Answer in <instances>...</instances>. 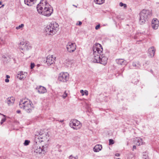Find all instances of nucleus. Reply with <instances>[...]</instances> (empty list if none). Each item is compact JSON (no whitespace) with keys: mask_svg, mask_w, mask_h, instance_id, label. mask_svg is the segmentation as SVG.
Masks as SVG:
<instances>
[{"mask_svg":"<svg viewBox=\"0 0 159 159\" xmlns=\"http://www.w3.org/2000/svg\"><path fill=\"white\" fill-rule=\"evenodd\" d=\"M73 6H74L75 7H77V6H75V5H73Z\"/></svg>","mask_w":159,"mask_h":159,"instance_id":"obj_49","label":"nucleus"},{"mask_svg":"<svg viewBox=\"0 0 159 159\" xmlns=\"http://www.w3.org/2000/svg\"><path fill=\"white\" fill-rule=\"evenodd\" d=\"M115 156L117 157H119L120 156V154H119V153H116L115 154Z\"/></svg>","mask_w":159,"mask_h":159,"instance_id":"obj_39","label":"nucleus"},{"mask_svg":"<svg viewBox=\"0 0 159 159\" xmlns=\"http://www.w3.org/2000/svg\"><path fill=\"white\" fill-rule=\"evenodd\" d=\"M27 75V72L20 71L18 72L17 75V77L20 80L24 79L26 78Z\"/></svg>","mask_w":159,"mask_h":159,"instance_id":"obj_14","label":"nucleus"},{"mask_svg":"<svg viewBox=\"0 0 159 159\" xmlns=\"http://www.w3.org/2000/svg\"><path fill=\"white\" fill-rule=\"evenodd\" d=\"M33 148L35 152L39 154L41 153L42 151H44L43 150V146L41 148L40 146L37 144L34 145Z\"/></svg>","mask_w":159,"mask_h":159,"instance_id":"obj_11","label":"nucleus"},{"mask_svg":"<svg viewBox=\"0 0 159 159\" xmlns=\"http://www.w3.org/2000/svg\"><path fill=\"white\" fill-rule=\"evenodd\" d=\"M36 89L38 90V93L40 94L44 93L47 92L46 88L41 86H39L37 87L36 88Z\"/></svg>","mask_w":159,"mask_h":159,"instance_id":"obj_16","label":"nucleus"},{"mask_svg":"<svg viewBox=\"0 0 159 159\" xmlns=\"http://www.w3.org/2000/svg\"><path fill=\"white\" fill-rule=\"evenodd\" d=\"M0 115H3V116L4 117H5V115H2V114H1V113H0Z\"/></svg>","mask_w":159,"mask_h":159,"instance_id":"obj_46","label":"nucleus"},{"mask_svg":"<svg viewBox=\"0 0 159 159\" xmlns=\"http://www.w3.org/2000/svg\"><path fill=\"white\" fill-rule=\"evenodd\" d=\"M102 148L101 145L97 144L93 148L94 151L95 152H97L100 151Z\"/></svg>","mask_w":159,"mask_h":159,"instance_id":"obj_22","label":"nucleus"},{"mask_svg":"<svg viewBox=\"0 0 159 159\" xmlns=\"http://www.w3.org/2000/svg\"><path fill=\"white\" fill-rule=\"evenodd\" d=\"M78 22V23H77L76 24V25H82V22L80 21H79Z\"/></svg>","mask_w":159,"mask_h":159,"instance_id":"obj_37","label":"nucleus"},{"mask_svg":"<svg viewBox=\"0 0 159 159\" xmlns=\"http://www.w3.org/2000/svg\"><path fill=\"white\" fill-rule=\"evenodd\" d=\"M69 125L71 128L76 130L80 129L81 126L80 122L75 119H72L70 121Z\"/></svg>","mask_w":159,"mask_h":159,"instance_id":"obj_6","label":"nucleus"},{"mask_svg":"<svg viewBox=\"0 0 159 159\" xmlns=\"http://www.w3.org/2000/svg\"><path fill=\"white\" fill-rule=\"evenodd\" d=\"M151 15V12L150 11L146 10H143L139 13V22L140 24L143 25L145 23Z\"/></svg>","mask_w":159,"mask_h":159,"instance_id":"obj_5","label":"nucleus"},{"mask_svg":"<svg viewBox=\"0 0 159 159\" xmlns=\"http://www.w3.org/2000/svg\"><path fill=\"white\" fill-rule=\"evenodd\" d=\"M9 80L7 79H6L5 80V82H7V83L8 82H9Z\"/></svg>","mask_w":159,"mask_h":159,"instance_id":"obj_38","label":"nucleus"},{"mask_svg":"<svg viewBox=\"0 0 159 159\" xmlns=\"http://www.w3.org/2000/svg\"><path fill=\"white\" fill-rule=\"evenodd\" d=\"M105 0H94V2L98 4L101 5L104 2Z\"/></svg>","mask_w":159,"mask_h":159,"instance_id":"obj_24","label":"nucleus"},{"mask_svg":"<svg viewBox=\"0 0 159 159\" xmlns=\"http://www.w3.org/2000/svg\"><path fill=\"white\" fill-rule=\"evenodd\" d=\"M134 143L137 146H139L143 144L142 139L140 138H136L134 139Z\"/></svg>","mask_w":159,"mask_h":159,"instance_id":"obj_18","label":"nucleus"},{"mask_svg":"<svg viewBox=\"0 0 159 159\" xmlns=\"http://www.w3.org/2000/svg\"><path fill=\"white\" fill-rule=\"evenodd\" d=\"M69 159H76V158L72 155L70 156L69 157Z\"/></svg>","mask_w":159,"mask_h":159,"instance_id":"obj_35","label":"nucleus"},{"mask_svg":"<svg viewBox=\"0 0 159 159\" xmlns=\"http://www.w3.org/2000/svg\"><path fill=\"white\" fill-rule=\"evenodd\" d=\"M133 149H136V146L135 145H134L133 147Z\"/></svg>","mask_w":159,"mask_h":159,"instance_id":"obj_40","label":"nucleus"},{"mask_svg":"<svg viewBox=\"0 0 159 159\" xmlns=\"http://www.w3.org/2000/svg\"><path fill=\"white\" fill-rule=\"evenodd\" d=\"M24 25L23 24H22L18 26H17L16 27V29L17 30H19L21 28L23 27L24 26Z\"/></svg>","mask_w":159,"mask_h":159,"instance_id":"obj_26","label":"nucleus"},{"mask_svg":"<svg viewBox=\"0 0 159 159\" xmlns=\"http://www.w3.org/2000/svg\"><path fill=\"white\" fill-rule=\"evenodd\" d=\"M30 143V141L28 140H25L24 143V145L25 146H27L29 145V143Z\"/></svg>","mask_w":159,"mask_h":159,"instance_id":"obj_28","label":"nucleus"},{"mask_svg":"<svg viewBox=\"0 0 159 159\" xmlns=\"http://www.w3.org/2000/svg\"><path fill=\"white\" fill-rule=\"evenodd\" d=\"M76 45L75 43L69 42L66 45L67 51L70 53L74 52L76 49Z\"/></svg>","mask_w":159,"mask_h":159,"instance_id":"obj_8","label":"nucleus"},{"mask_svg":"<svg viewBox=\"0 0 159 159\" xmlns=\"http://www.w3.org/2000/svg\"><path fill=\"white\" fill-rule=\"evenodd\" d=\"M6 119L5 118H2V119L1 122V125H2L3 123V122H5L6 121Z\"/></svg>","mask_w":159,"mask_h":159,"instance_id":"obj_31","label":"nucleus"},{"mask_svg":"<svg viewBox=\"0 0 159 159\" xmlns=\"http://www.w3.org/2000/svg\"><path fill=\"white\" fill-rule=\"evenodd\" d=\"M103 51L102 45L98 43H96L93 46V61L94 62L99 63L101 54Z\"/></svg>","mask_w":159,"mask_h":159,"instance_id":"obj_2","label":"nucleus"},{"mask_svg":"<svg viewBox=\"0 0 159 159\" xmlns=\"http://www.w3.org/2000/svg\"><path fill=\"white\" fill-rule=\"evenodd\" d=\"M117 64L121 65H126L127 64L126 61L124 59H117L116 60Z\"/></svg>","mask_w":159,"mask_h":159,"instance_id":"obj_17","label":"nucleus"},{"mask_svg":"<svg viewBox=\"0 0 159 159\" xmlns=\"http://www.w3.org/2000/svg\"><path fill=\"white\" fill-rule=\"evenodd\" d=\"M4 6V5L2 4V6L0 8H1L2 7H3Z\"/></svg>","mask_w":159,"mask_h":159,"instance_id":"obj_44","label":"nucleus"},{"mask_svg":"<svg viewBox=\"0 0 159 159\" xmlns=\"http://www.w3.org/2000/svg\"><path fill=\"white\" fill-rule=\"evenodd\" d=\"M155 49L154 47H151L148 50V52L151 57H154L155 52Z\"/></svg>","mask_w":159,"mask_h":159,"instance_id":"obj_19","label":"nucleus"},{"mask_svg":"<svg viewBox=\"0 0 159 159\" xmlns=\"http://www.w3.org/2000/svg\"><path fill=\"white\" fill-rule=\"evenodd\" d=\"M49 135L47 132H43V133L40 132L39 134L38 137L39 139H43V141H48ZM42 141H43L42 140Z\"/></svg>","mask_w":159,"mask_h":159,"instance_id":"obj_10","label":"nucleus"},{"mask_svg":"<svg viewBox=\"0 0 159 159\" xmlns=\"http://www.w3.org/2000/svg\"><path fill=\"white\" fill-rule=\"evenodd\" d=\"M16 112L18 113H19L20 112V111L19 110H17L16 111Z\"/></svg>","mask_w":159,"mask_h":159,"instance_id":"obj_41","label":"nucleus"},{"mask_svg":"<svg viewBox=\"0 0 159 159\" xmlns=\"http://www.w3.org/2000/svg\"><path fill=\"white\" fill-rule=\"evenodd\" d=\"M33 105L31 101L25 99L21 100L19 104L20 108L23 109L27 113H29L34 109Z\"/></svg>","mask_w":159,"mask_h":159,"instance_id":"obj_4","label":"nucleus"},{"mask_svg":"<svg viewBox=\"0 0 159 159\" xmlns=\"http://www.w3.org/2000/svg\"><path fill=\"white\" fill-rule=\"evenodd\" d=\"M124 68H123L122 69H121L122 71L123 72L124 71Z\"/></svg>","mask_w":159,"mask_h":159,"instance_id":"obj_45","label":"nucleus"},{"mask_svg":"<svg viewBox=\"0 0 159 159\" xmlns=\"http://www.w3.org/2000/svg\"><path fill=\"white\" fill-rule=\"evenodd\" d=\"M142 158L143 159H149L148 155L146 154H143Z\"/></svg>","mask_w":159,"mask_h":159,"instance_id":"obj_27","label":"nucleus"},{"mask_svg":"<svg viewBox=\"0 0 159 159\" xmlns=\"http://www.w3.org/2000/svg\"><path fill=\"white\" fill-rule=\"evenodd\" d=\"M80 93H81L82 96L84 95V92L83 90H80Z\"/></svg>","mask_w":159,"mask_h":159,"instance_id":"obj_36","label":"nucleus"},{"mask_svg":"<svg viewBox=\"0 0 159 159\" xmlns=\"http://www.w3.org/2000/svg\"><path fill=\"white\" fill-rule=\"evenodd\" d=\"M69 75L67 73H60L58 77V80L60 82H66L69 79Z\"/></svg>","mask_w":159,"mask_h":159,"instance_id":"obj_7","label":"nucleus"},{"mask_svg":"<svg viewBox=\"0 0 159 159\" xmlns=\"http://www.w3.org/2000/svg\"><path fill=\"white\" fill-rule=\"evenodd\" d=\"M119 5L120 7H123L124 9H126L127 8V5L125 4H124L122 2L119 3Z\"/></svg>","mask_w":159,"mask_h":159,"instance_id":"obj_25","label":"nucleus"},{"mask_svg":"<svg viewBox=\"0 0 159 159\" xmlns=\"http://www.w3.org/2000/svg\"><path fill=\"white\" fill-rule=\"evenodd\" d=\"M36 0H25V4L29 6H32L36 2Z\"/></svg>","mask_w":159,"mask_h":159,"instance_id":"obj_21","label":"nucleus"},{"mask_svg":"<svg viewBox=\"0 0 159 159\" xmlns=\"http://www.w3.org/2000/svg\"><path fill=\"white\" fill-rule=\"evenodd\" d=\"M132 66L135 69L140 68L141 67V65L138 61H133L132 63Z\"/></svg>","mask_w":159,"mask_h":159,"instance_id":"obj_20","label":"nucleus"},{"mask_svg":"<svg viewBox=\"0 0 159 159\" xmlns=\"http://www.w3.org/2000/svg\"><path fill=\"white\" fill-rule=\"evenodd\" d=\"M37 9L39 14L46 16H50L53 12L52 8L46 0H41L37 5Z\"/></svg>","mask_w":159,"mask_h":159,"instance_id":"obj_1","label":"nucleus"},{"mask_svg":"<svg viewBox=\"0 0 159 159\" xmlns=\"http://www.w3.org/2000/svg\"><path fill=\"white\" fill-rule=\"evenodd\" d=\"M116 159H120V158H116Z\"/></svg>","mask_w":159,"mask_h":159,"instance_id":"obj_48","label":"nucleus"},{"mask_svg":"<svg viewBox=\"0 0 159 159\" xmlns=\"http://www.w3.org/2000/svg\"><path fill=\"white\" fill-rule=\"evenodd\" d=\"M67 93H66V91H65L64 93L63 94V95L62 96V98H64V99H65L67 97Z\"/></svg>","mask_w":159,"mask_h":159,"instance_id":"obj_30","label":"nucleus"},{"mask_svg":"<svg viewBox=\"0 0 159 159\" xmlns=\"http://www.w3.org/2000/svg\"><path fill=\"white\" fill-rule=\"evenodd\" d=\"M19 48L22 50H27L30 48V46L28 43L22 42L20 43Z\"/></svg>","mask_w":159,"mask_h":159,"instance_id":"obj_9","label":"nucleus"},{"mask_svg":"<svg viewBox=\"0 0 159 159\" xmlns=\"http://www.w3.org/2000/svg\"><path fill=\"white\" fill-rule=\"evenodd\" d=\"M14 101V100H13V98H8L7 99V102L9 105H10L11 104L13 103Z\"/></svg>","mask_w":159,"mask_h":159,"instance_id":"obj_23","label":"nucleus"},{"mask_svg":"<svg viewBox=\"0 0 159 159\" xmlns=\"http://www.w3.org/2000/svg\"><path fill=\"white\" fill-rule=\"evenodd\" d=\"M2 2L1 1H0V5L2 4Z\"/></svg>","mask_w":159,"mask_h":159,"instance_id":"obj_47","label":"nucleus"},{"mask_svg":"<svg viewBox=\"0 0 159 159\" xmlns=\"http://www.w3.org/2000/svg\"><path fill=\"white\" fill-rule=\"evenodd\" d=\"M159 21L157 19L154 18L152 20L151 26L153 29L157 30L159 26Z\"/></svg>","mask_w":159,"mask_h":159,"instance_id":"obj_13","label":"nucleus"},{"mask_svg":"<svg viewBox=\"0 0 159 159\" xmlns=\"http://www.w3.org/2000/svg\"><path fill=\"white\" fill-rule=\"evenodd\" d=\"M59 29L58 24L55 22H51L45 28V31L47 34L53 35L55 34Z\"/></svg>","mask_w":159,"mask_h":159,"instance_id":"obj_3","label":"nucleus"},{"mask_svg":"<svg viewBox=\"0 0 159 159\" xmlns=\"http://www.w3.org/2000/svg\"><path fill=\"white\" fill-rule=\"evenodd\" d=\"M7 78H10V76L8 75H7Z\"/></svg>","mask_w":159,"mask_h":159,"instance_id":"obj_43","label":"nucleus"},{"mask_svg":"<svg viewBox=\"0 0 159 159\" xmlns=\"http://www.w3.org/2000/svg\"><path fill=\"white\" fill-rule=\"evenodd\" d=\"M59 121L61 123L63 122L64 121V120H61Z\"/></svg>","mask_w":159,"mask_h":159,"instance_id":"obj_42","label":"nucleus"},{"mask_svg":"<svg viewBox=\"0 0 159 159\" xmlns=\"http://www.w3.org/2000/svg\"><path fill=\"white\" fill-rule=\"evenodd\" d=\"M109 144L110 145L114 143V141L113 139H110L109 140Z\"/></svg>","mask_w":159,"mask_h":159,"instance_id":"obj_29","label":"nucleus"},{"mask_svg":"<svg viewBox=\"0 0 159 159\" xmlns=\"http://www.w3.org/2000/svg\"><path fill=\"white\" fill-rule=\"evenodd\" d=\"M108 60V58L107 57L105 56L104 55L101 54L100 60V63L101 64L105 65L106 64Z\"/></svg>","mask_w":159,"mask_h":159,"instance_id":"obj_15","label":"nucleus"},{"mask_svg":"<svg viewBox=\"0 0 159 159\" xmlns=\"http://www.w3.org/2000/svg\"><path fill=\"white\" fill-rule=\"evenodd\" d=\"M100 25L99 24L98 25H97L95 27V29L96 30H98L99 29L100 27Z\"/></svg>","mask_w":159,"mask_h":159,"instance_id":"obj_33","label":"nucleus"},{"mask_svg":"<svg viewBox=\"0 0 159 159\" xmlns=\"http://www.w3.org/2000/svg\"><path fill=\"white\" fill-rule=\"evenodd\" d=\"M56 57H53L52 55H49L46 58V62L48 66H50L54 63Z\"/></svg>","mask_w":159,"mask_h":159,"instance_id":"obj_12","label":"nucleus"},{"mask_svg":"<svg viewBox=\"0 0 159 159\" xmlns=\"http://www.w3.org/2000/svg\"><path fill=\"white\" fill-rule=\"evenodd\" d=\"M84 94L85 93L86 96H88V95L89 94V93H88V91L87 90H85L84 91Z\"/></svg>","mask_w":159,"mask_h":159,"instance_id":"obj_34","label":"nucleus"},{"mask_svg":"<svg viewBox=\"0 0 159 159\" xmlns=\"http://www.w3.org/2000/svg\"><path fill=\"white\" fill-rule=\"evenodd\" d=\"M35 66L34 63H31L30 65V68L31 69H32L34 68Z\"/></svg>","mask_w":159,"mask_h":159,"instance_id":"obj_32","label":"nucleus"}]
</instances>
